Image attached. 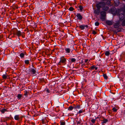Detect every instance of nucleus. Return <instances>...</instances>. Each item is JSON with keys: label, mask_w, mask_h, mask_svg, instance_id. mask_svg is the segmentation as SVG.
<instances>
[{"label": "nucleus", "mask_w": 125, "mask_h": 125, "mask_svg": "<svg viewBox=\"0 0 125 125\" xmlns=\"http://www.w3.org/2000/svg\"><path fill=\"white\" fill-rule=\"evenodd\" d=\"M119 12L120 13L119 15V17L120 20L123 19L124 17V13H125V6L124 7L123 9H121L120 10Z\"/></svg>", "instance_id": "f257e3e1"}, {"label": "nucleus", "mask_w": 125, "mask_h": 125, "mask_svg": "<svg viewBox=\"0 0 125 125\" xmlns=\"http://www.w3.org/2000/svg\"><path fill=\"white\" fill-rule=\"evenodd\" d=\"M105 5V2L104 1H100L97 2L96 5V7L97 9L100 10L101 8H102L103 6Z\"/></svg>", "instance_id": "f03ea898"}, {"label": "nucleus", "mask_w": 125, "mask_h": 125, "mask_svg": "<svg viewBox=\"0 0 125 125\" xmlns=\"http://www.w3.org/2000/svg\"><path fill=\"white\" fill-rule=\"evenodd\" d=\"M110 4V2L109 1H107L106 3L105 2V5H104L102 7V10L105 11L107 10L108 9V6H106V5H107L108 6H109Z\"/></svg>", "instance_id": "7ed1b4c3"}, {"label": "nucleus", "mask_w": 125, "mask_h": 125, "mask_svg": "<svg viewBox=\"0 0 125 125\" xmlns=\"http://www.w3.org/2000/svg\"><path fill=\"white\" fill-rule=\"evenodd\" d=\"M101 19L103 21H104L105 19L106 13L105 12L102 11L100 13Z\"/></svg>", "instance_id": "20e7f679"}, {"label": "nucleus", "mask_w": 125, "mask_h": 125, "mask_svg": "<svg viewBox=\"0 0 125 125\" xmlns=\"http://www.w3.org/2000/svg\"><path fill=\"white\" fill-rule=\"evenodd\" d=\"M66 59L64 56L61 57L60 58V60L59 63H61L64 64H66Z\"/></svg>", "instance_id": "39448f33"}, {"label": "nucleus", "mask_w": 125, "mask_h": 125, "mask_svg": "<svg viewBox=\"0 0 125 125\" xmlns=\"http://www.w3.org/2000/svg\"><path fill=\"white\" fill-rule=\"evenodd\" d=\"M120 21H118L115 23L114 25V27L115 28H117L120 26Z\"/></svg>", "instance_id": "423d86ee"}, {"label": "nucleus", "mask_w": 125, "mask_h": 125, "mask_svg": "<svg viewBox=\"0 0 125 125\" xmlns=\"http://www.w3.org/2000/svg\"><path fill=\"white\" fill-rule=\"evenodd\" d=\"M113 22L112 21L106 20V24L108 25H111L113 23Z\"/></svg>", "instance_id": "0eeeda50"}, {"label": "nucleus", "mask_w": 125, "mask_h": 125, "mask_svg": "<svg viewBox=\"0 0 125 125\" xmlns=\"http://www.w3.org/2000/svg\"><path fill=\"white\" fill-rule=\"evenodd\" d=\"M76 17H77L78 19L81 20L82 18V17L80 15V14L78 13L76 15Z\"/></svg>", "instance_id": "6e6552de"}, {"label": "nucleus", "mask_w": 125, "mask_h": 125, "mask_svg": "<svg viewBox=\"0 0 125 125\" xmlns=\"http://www.w3.org/2000/svg\"><path fill=\"white\" fill-rule=\"evenodd\" d=\"M21 31H17L16 34L17 35L18 37H19L20 36H21Z\"/></svg>", "instance_id": "1a4fd4ad"}, {"label": "nucleus", "mask_w": 125, "mask_h": 125, "mask_svg": "<svg viewBox=\"0 0 125 125\" xmlns=\"http://www.w3.org/2000/svg\"><path fill=\"white\" fill-rule=\"evenodd\" d=\"M99 10L98 9L94 10V13L95 14L98 15L100 12Z\"/></svg>", "instance_id": "9d476101"}, {"label": "nucleus", "mask_w": 125, "mask_h": 125, "mask_svg": "<svg viewBox=\"0 0 125 125\" xmlns=\"http://www.w3.org/2000/svg\"><path fill=\"white\" fill-rule=\"evenodd\" d=\"M14 118L16 120H18L19 119V115H16L14 116Z\"/></svg>", "instance_id": "9b49d317"}, {"label": "nucleus", "mask_w": 125, "mask_h": 125, "mask_svg": "<svg viewBox=\"0 0 125 125\" xmlns=\"http://www.w3.org/2000/svg\"><path fill=\"white\" fill-rule=\"evenodd\" d=\"M108 120L107 119L104 118L103 120L102 123L103 124H105L108 122Z\"/></svg>", "instance_id": "f8f14e48"}, {"label": "nucleus", "mask_w": 125, "mask_h": 125, "mask_svg": "<svg viewBox=\"0 0 125 125\" xmlns=\"http://www.w3.org/2000/svg\"><path fill=\"white\" fill-rule=\"evenodd\" d=\"M91 68L92 70H94V69L95 70H97L98 69L97 67H95L94 65L92 66Z\"/></svg>", "instance_id": "ddd939ff"}, {"label": "nucleus", "mask_w": 125, "mask_h": 125, "mask_svg": "<svg viewBox=\"0 0 125 125\" xmlns=\"http://www.w3.org/2000/svg\"><path fill=\"white\" fill-rule=\"evenodd\" d=\"M65 50L66 51V52L68 53H69L70 52V49L67 48H65Z\"/></svg>", "instance_id": "4468645a"}, {"label": "nucleus", "mask_w": 125, "mask_h": 125, "mask_svg": "<svg viewBox=\"0 0 125 125\" xmlns=\"http://www.w3.org/2000/svg\"><path fill=\"white\" fill-rule=\"evenodd\" d=\"M85 26L83 25H80L79 27L82 30H83L85 28Z\"/></svg>", "instance_id": "2eb2a0df"}, {"label": "nucleus", "mask_w": 125, "mask_h": 125, "mask_svg": "<svg viewBox=\"0 0 125 125\" xmlns=\"http://www.w3.org/2000/svg\"><path fill=\"white\" fill-rule=\"evenodd\" d=\"M104 54L106 56H108L109 55L110 52L109 51H106L104 52Z\"/></svg>", "instance_id": "dca6fc26"}, {"label": "nucleus", "mask_w": 125, "mask_h": 125, "mask_svg": "<svg viewBox=\"0 0 125 125\" xmlns=\"http://www.w3.org/2000/svg\"><path fill=\"white\" fill-rule=\"evenodd\" d=\"M117 2H115V6H118L119 4V2L118 0H116Z\"/></svg>", "instance_id": "f3484780"}, {"label": "nucleus", "mask_w": 125, "mask_h": 125, "mask_svg": "<svg viewBox=\"0 0 125 125\" xmlns=\"http://www.w3.org/2000/svg\"><path fill=\"white\" fill-rule=\"evenodd\" d=\"M20 56L21 58L24 57V54L23 53H21L20 54Z\"/></svg>", "instance_id": "a211bd4d"}, {"label": "nucleus", "mask_w": 125, "mask_h": 125, "mask_svg": "<svg viewBox=\"0 0 125 125\" xmlns=\"http://www.w3.org/2000/svg\"><path fill=\"white\" fill-rule=\"evenodd\" d=\"M60 125H65V122L63 121H61L60 122Z\"/></svg>", "instance_id": "6ab92c4d"}, {"label": "nucleus", "mask_w": 125, "mask_h": 125, "mask_svg": "<svg viewBox=\"0 0 125 125\" xmlns=\"http://www.w3.org/2000/svg\"><path fill=\"white\" fill-rule=\"evenodd\" d=\"M73 109V107L72 106H70L68 108V109L69 110L71 111Z\"/></svg>", "instance_id": "aec40b11"}, {"label": "nucleus", "mask_w": 125, "mask_h": 125, "mask_svg": "<svg viewBox=\"0 0 125 125\" xmlns=\"http://www.w3.org/2000/svg\"><path fill=\"white\" fill-rule=\"evenodd\" d=\"M1 111L2 112V113H3L5 112L6 111V110L5 109H4L1 110Z\"/></svg>", "instance_id": "412c9836"}, {"label": "nucleus", "mask_w": 125, "mask_h": 125, "mask_svg": "<svg viewBox=\"0 0 125 125\" xmlns=\"http://www.w3.org/2000/svg\"><path fill=\"white\" fill-rule=\"evenodd\" d=\"M103 76L104 79H107V75L105 74H104L103 75Z\"/></svg>", "instance_id": "4be33fe9"}, {"label": "nucleus", "mask_w": 125, "mask_h": 125, "mask_svg": "<svg viewBox=\"0 0 125 125\" xmlns=\"http://www.w3.org/2000/svg\"><path fill=\"white\" fill-rule=\"evenodd\" d=\"M22 95L20 94H18L17 95V97L19 99H20Z\"/></svg>", "instance_id": "5701e85b"}, {"label": "nucleus", "mask_w": 125, "mask_h": 125, "mask_svg": "<svg viewBox=\"0 0 125 125\" xmlns=\"http://www.w3.org/2000/svg\"><path fill=\"white\" fill-rule=\"evenodd\" d=\"M24 62L26 64H28L29 63V60H25Z\"/></svg>", "instance_id": "b1692460"}, {"label": "nucleus", "mask_w": 125, "mask_h": 125, "mask_svg": "<svg viewBox=\"0 0 125 125\" xmlns=\"http://www.w3.org/2000/svg\"><path fill=\"white\" fill-rule=\"evenodd\" d=\"M73 10V8L72 7H70L69 9V10L70 11H72Z\"/></svg>", "instance_id": "393cba45"}, {"label": "nucleus", "mask_w": 125, "mask_h": 125, "mask_svg": "<svg viewBox=\"0 0 125 125\" xmlns=\"http://www.w3.org/2000/svg\"><path fill=\"white\" fill-rule=\"evenodd\" d=\"M71 61L72 62H74L76 60L74 58H72L71 59Z\"/></svg>", "instance_id": "a878e982"}, {"label": "nucleus", "mask_w": 125, "mask_h": 125, "mask_svg": "<svg viewBox=\"0 0 125 125\" xmlns=\"http://www.w3.org/2000/svg\"><path fill=\"white\" fill-rule=\"evenodd\" d=\"M25 33L24 32H21V36H22L23 37H24L25 36Z\"/></svg>", "instance_id": "bb28decb"}, {"label": "nucleus", "mask_w": 125, "mask_h": 125, "mask_svg": "<svg viewBox=\"0 0 125 125\" xmlns=\"http://www.w3.org/2000/svg\"><path fill=\"white\" fill-rule=\"evenodd\" d=\"M31 71L33 73H35L36 72L35 70L33 69H31Z\"/></svg>", "instance_id": "cd10ccee"}, {"label": "nucleus", "mask_w": 125, "mask_h": 125, "mask_svg": "<svg viewBox=\"0 0 125 125\" xmlns=\"http://www.w3.org/2000/svg\"><path fill=\"white\" fill-rule=\"evenodd\" d=\"M122 25V26H124L125 25V20H124L123 21Z\"/></svg>", "instance_id": "c85d7f7f"}, {"label": "nucleus", "mask_w": 125, "mask_h": 125, "mask_svg": "<svg viewBox=\"0 0 125 125\" xmlns=\"http://www.w3.org/2000/svg\"><path fill=\"white\" fill-rule=\"evenodd\" d=\"M99 25V23L98 22H96L95 23V25L96 26H98Z\"/></svg>", "instance_id": "c756f323"}, {"label": "nucleus", "mask_w": 125, "mask_h": 125, "mask_svg": "<svg viewBox=\"0 0 125 125\" xmlns=\"http://www.w3.org/2000/svg\"><path fill=\"white\" fill-rule=\"evenodd\" d=\"M2 77L4 79H6L7 78L6 75L4 74L2 75Z\"/></svg>", "instance_id": "7c9ffc66"}, {"label": "nucleus", "mask_w": 125, "mask_h": 125, "mask_svg": "<svg viewBox=\"0 0 125 125\" xmlns=\"http://www.w3.org/2000/svg\"><path fill=\"white\" fill-rule=\"evenodd\" d=\"M112 110L114 112H116L117 110L115 108H114L112 109Z\"/></svg>", "instance_id": "2f4dec72"}, {"label": "nucleus", "mask_w": 125, "mask_h": 125, "mask_svg": "<svg viewBox=\"0 0 125 125\" xmlns=\"http://www.w3.org/2000/svg\"><path fill=\"white\" fill-rule=\"evenodd\" d=\"M91 121L92 123H94L95 122V120L94 119H92L91 120Z\"/></svg>", "instance_id": "473e14b6"}, {"label": "nucleus", "mask_w": 125, "mask_h": 125, "mask_svg": "<svg viewBox=\"0 0 125 125\" xmlns=\"http://www.w3.org/2000/svg\"><path fill=\"white\" fill-rule=\"evenodd\" d=\"M46 91L47 93H49V89H46Z\"/></svg>", "instance_id": "72a5a7b5"}, {"label": "nucleus", "mask_w": 125, "mask_h": 125, "mask_svg": "<svg viewBox=\"0 0 125 125\" xmlns=\"http://www.w3.org/2000/svg\"><path fill=\"white\" fill-rule=\"evenodd\" d=\"M83 112V110H80L79 111L78 113L79 114H80L81 113H82Z\"/></svg>", "instance_id": "f704fd0d"}, {"label": "nucleus", "mask_w": 125, "mask_h": 125, "mask_svg": "<svg viewBox=\"0 0 125 125\" xmlns=\"http://www.w3.org/2000/svg\"><path fill=\"white\" fill-rule=\"evenodd\" d=\"M92 33L93 34H96V32L94 31H92Z\"/></svg>", "instance_id": "c9c22d12"}, {"label": "nucleus", "mask_w": 125, "mask_h": 125, "mask_svg": "<svg viewBox=\"0 0 125 125\" xmlns=\"http://www.w3.org/2000/svg\"><path fill=\"white\" fill-rule=\"evenodd\" d=\"M88 61V60L87 59H85L84 61V62L85 63L87 62Z\"/></svg>", "instance_id": "e433bc0d"}, {"label": "nucleus", "mask_w": 125, "mask_h": 125, "mask_svg": "<svg viewBox=\"0 0 125 125\" xmlns=\"http://www.w3.org/2000/svg\"><path fill=\"white\" fill-rule=\"evenodd\" d=\"M81 122L79 121H78L76 123L77 124H80L81 123Z\"/></svg>", "instance_id": "4c0bfd02"}, {"label": "nucleus", "mask_w": 125, "mask_h": 125, "mask_svg": "<svg viewBox=\"0 0 125 125\" xmlns=\"http://www.w3.org/2000/svg\"><path fill=\"white\" fill-rule=\"evenodd\" d=\"M80 9L81 10H82L83 9V8L81 6H80L79 7Z\"/></svg>", "instance_id": "58836bf2"}, {"label": "nucleus", "mask_w": 125, "mask_h": 125, "mask_svg": "<svg viewBox=\"0 0 125 125\" xmlns=\"http://www.w3.org/2000/svg\"><path fill=\"white\" fill-rule=\"evenodd\" d=\"M76 108L79 109L80 108V106H77L76 107Z\"/></svg>", "instance_id": "ea45409f"}, {"label": "nucleus", "mask_w": 125, "mask_h": 125, "mask_svg": "<svg viewBox=\"0 0 125 125\" xmlns=\"http://www.w3.org/2000/svg\"><path fill=\"white\" fill-rule=\"evenodd\" d=\"M25 95H26V94H25Z\"/></svg>", "instance_id": "a19ab883"}, {"label": "nucleus", "mask_w": 125, "mask_h": 125, "mask_svg": "<svg viewBox=\"0 0 125 125\" xmlns=\"http://www.w3.org/2000/svg\"><path fill=\"white\" fill-rule=\"evenodd\" d=\"M25 95H26V94H25Z\"/></svg>", "instance_id": "79ce46f5"}, {"label": "nucleus", "mask_w": 125, "mask_h": 125, "mask_svg": "<svg viewBox=\"0 0 125 125\" xmlns=\"http://www.w3.org/2000/svg\"><path fill=\"white\" fill-rule=\"evenodd\" d=\"M87 25H86V27H87Z\"/></svg>", "instance_id": "37998d69"}, {"label": "nucleus", "mask_w": 125, "mask_h": 125, "mask_svg": "<svg viewBox=\"0 0 125 125\" xmlns=\"http://www.w3.org/2000/svg\"><path fill=\"white\" fill-rule=\"evenodd\" d=\"M124 0V1H125V0Z\"/></svg>", "instance_id": "c03bdc74"}, {"label": "nucleus", "mask_w": 125, "mask_h": 125, "mask_svg": "<svg viewBox=\"0 0 125 125\" xmlns=\"http://www.w3.org/2000/svg\"><path fill=\"white\" fill-rule=\"evenodd\" d=\"M116 14H117V13H116ZM117 15H118V14H117Z\"/></svg>", "instance_id": "a18cd8bd"}]
</instances>
